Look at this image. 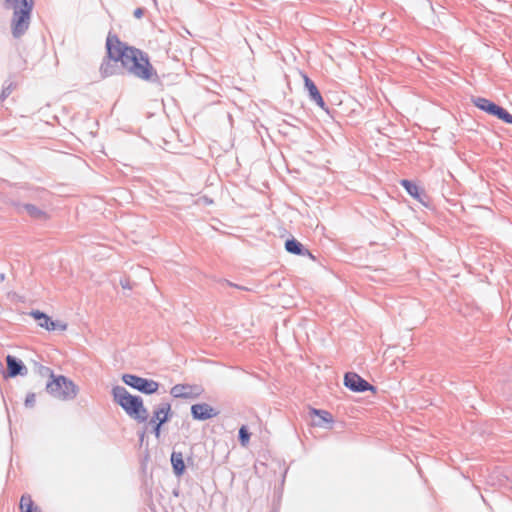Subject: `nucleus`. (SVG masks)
Wrapping results in <instances>:
<instances>
[{"label": "nucleus", "instance_id": "3", "mask_svg": "<svg viewBox=\"0 0 512 512\" xmlns=\"http://www.w3.org/2000/svg\"><path fill=\"white\" fill-rule=\"evenodd\" d=\"M111 395L114 403L119 405L131 419L137 423H146L148 421V410L144 406L141 396L131 394L125 387L120 385L112 387Z\"/></svg>", "mask_w": 512, "mask_h": 512}, {"label": "nucleus", "instance_id": "24", "mask_svg": "<svg viewBox=\"0 0 512 512\" xmlns=\"http://www.w3.org/2000/svg\"><path fill=\"white\" fill-rule=\"evenodd\" d=\"M35 369H36V372L41 376V377H47L49 380H52L53 377H55L56 375L54 374V371L47 367V366H44L42 364H38V363H35Z\"/></svg>", "mask_w": 512, "mask_h": 512}, {"label": "nucleus", "instance_id": "27", "mask_svg": "<svg viewBox=\"0 0 512 512\" xmlns=\"http://www.w3.org/2000/svg\"><path fill=\"white\" fill-rule=\"evenodd\" d=\"M151 426V433H153L155 435V437L157 439L160 438L161 436V432H162V427L163 425H158V424H149Z\"/></svg>", "mask_w": 512, "mask_h": 512}, {"label": "nucleus", "instance_id": "20", "mask_svg": "<svg viewBox=\"0 0 512 512\" xmlns=\"http://www.w3.org/2000/svg\"><path fill=\"white\" fill-rule=\"evenodd\" d=\"M506 124H512V114L500 105H497L493 115Z\"/></svg>", "mask_w": 512, "mask_h": 512}, {"label": "nucleus", "instance_id": "30", "mask_svg": "<svg viewBox=\"0 0 512 512\" xmlns=\"http://www.w3.org/2000/svg\"><path fill=\"white\" fill-rule=\"evenodd\" d=\"M120 284L123 289H132V286L130 285V281L128 279L121 280Z\"/></svg>", "mask_w": 512, "mask_h": 512}, {"label": "nucleus", "instance_id": "9", "mask_svg": "<svg viewBox=\"0 0 512 512\" xmlns=\"http://www.w3.org/2000/svg\"><path fill=\"white\" fill-rule=\"evenodd\" d=\"M204 392L201 385L197 384H176L170 389V394L174 398L196 399Z\"/></svg>", "mask_w": 512, "mask_h": 512}, {"label": "nucleus", "instance_id": "23", "mask_svg": "<svg viewBox=\"0 0 512 512\" xmlns=\"http://www.w3.org/2000/svg\"><path fill=\"white\" fill-rule=\"evenodd\" d=\"M43 328L46 329L47 331H64L67 329V324L59 320H53L51 317H49L46 326H44Z\"/></svg>", "mask_w": 512, "mask_h": 512}, {"label": "nucleus", "instance_id": "21", "mask_svg": "<svg viewBox=\"0 0 512 512\" xmlns=\"http://www.w3.org/2000/svg\"><path fill=\"white\" fill-rule=\"evenodd\" d=\"M30 315L33 317V319L37 322V324L43 328L46 326L47 321L49 320V317L45 312H42L40 310H32L30 312Z\"/></svg>", "mask_w": 512, "mask_h": 512}, {"label": "nucleus", "instance_id": "11", "mask_svg": "<svg viewBox=\"0 0 512 512\" xmlns=\"http://www.w3.org/2000/svg\"><path fill=\"white\" fill-rule=\"evenodd\" d=\"M6 371L3 372L4 378H15L17 376H26L28 369L24 362L13 355L6 356Z\"/></svg>", "mask_w": 512, "mask_h": 512}, {"label": "nucleus", "instance_id": "2", "mask_svg": "<svg viewBox=\"0 0 512 512\" xmlns=\"http://www.w3.org/2000/svg\"><path fill=\"white\" fill-rule=\"evenodd\" d=\"M106 55L100 65V74L103 78L125 73L123 61L125 56V42L117 34L109 32L105 43Z\"/></svg>", "mask_w": 512, "mask_h": 512}, {"label": "nucleus", "instance_id": "15", "mask_svg": "<svg viewBox=\"0 0 512 512\" xmlns=\"http://www.w3.org/2000/svg\"><path fill=\"white\" fill-rule=\"evenodd\" d=\"M285 249L288 253L297 256H308L312 260L316 257L296 238L291 237L285 241Z\"/></svg>", "mask_w": 512, "mask_h": 512}, {"label": "nucleus", "instance_id": "13", "mask_svg": "<svg viewBox=\"0 0 512 512\" xmlns=\"http://www.w3.org/2000/svg\"><path fill=\"white\" fill-rule=\"evenodd\" d=\"M400 185L405 189L407 194L420 202L423 206L429 207L430 198L427 193L420 188L414 181L409 179L400 180Z\"/></svg>", "mask_w": 512, "mask_h": 512}, {"label": "nucleus", "instance_id": "14", "mask_svg": "<svg viewBox=\"0 0 512 512\" xmlns=\"http://www.w3.org/2000/svg\"><path fill=\"white\" fill-rule=\"evenodd\" d=\"M173 417L172 407L169 402L160 403L153 411L148 424L164 425Z\"/></svg>", "mask_w": 512, "mask_h": 512}, {"label": "nucleus", "instance_id": "4", "mask_svg": "<svg viewBox=\"0 0 512 512\" xmlns=\"http://www.w3.org/2000/svg\"><path fill=\"white\" fill-rule=\"evenodd\" d=\"M45 390L54 398L63 401L73 400L79 392L78 386L64 375H56L48 380Z\"/></svg>", "mask_w": 512, "mask_h": 512}, {"label": "nucleus", "instance_id": "1", "mask_svg": "<svg viewBox=\"0 0 512 512\" xmlns=\"http://www.w3.org/2000/svg\"><path fill=\"white\" fill-rule=\"evenodd\" d=\"M125 73L142 81L153 83L163 87V76H159L150 62V57L145 51L131 46L125 42V56L123 61Z\"/></svg>", "mask_w": 512, "mask_h": 512}, {"label": "nucleus", "instance_id": "16", "mask_svg": "<svg viewBox=\"0 0 512 512\" xmlns=\"http://www.w3.org/2000/svg\"><path fill=\"white\" fill-rule=\"evenodd\" d=\"M310 416L313 418V424L318 427H326L334 422L330 412L317 408H310Z\"/></svg>", "mask_w": 512, "mask_h": 512}, {"label": "nucleus", "instance_id": "28", "mask_svg": "<svg viewBox=\"0 0 512 512\" xmlns=\"http://www.w3.org/2000/svg\"><path fill=\"white\" fill-rule=\"evenodd\" d=\"M33 0H19V7L33 10Z\"/></svg>", "mask_w": 512, "mask_h": 512}, {"label": "nucleus", "instance_id": "34", "mask_svg": "<svg viewBox=\"0 0 512 512\" xmlns=\"http://www.w3.org/2000/svg\"><path fill=\"white\" fill-rule=\"evenodd\" d=\"M286 474H287V470L284 471L283 480L285 479Z\"/></svg>", "mask_w": 512, "mask_h": 512}, {"label": "nucleus", "instance_id": "17", "mask_svg": "<svg viewBox=\"0 0 512 512\" xmlns=\"http://www.w3.org/2000/svg\"><path fill=\"white\" fill-rule=\"evenodd\" d=\"M170 462L174 475L178 478L184 475L186 472V464L184 461L183 454L175 450L172 451L170 456Z\"/></svg>", "mask_w": 512, "mask_h": 512}, {"label": "nucleus", "instance_id": "33", "mask_svg": "<svg viewBox=\"0 0 512 512\" xmlns=\"http://www.w3.org/2000/svg\"><path fill=\"white\" fill-rule=\"evenodd\" d=\"M8 4L16 5L19 3V0H5Z\"/></svg>", "mask_w": 512, "mask_h": 512}, {"label": "nucleus", "instance_id": "10", "mask_svg": "<svg viewBox=\"0 0 512 512\" xmlns=\"http://www.w3.org/2000/svg\"><path fill=\"white\" fill-rule=\"evenodd\" d=\"M303 80L304 89L307 92L310 101L314 102L320 109L328 113L329 108L314 81L307 74H303Z\"/></svg>", "mask_w": 512, "mask_h": 512}, {"label": "nucleus", "instance_id": "12", "mask_svg": "<svg viewBox=\"0 0 512 512\" xmlns=\"http://www.w3.org/2000/svg\"><path fill=\"white\" fill-rule=\"evenodd\" d=\"M190 413L193 420L206 421L216 417L219 414V411L213 408L210 404L203 402L192 404L190 407Z\"/></svg>", "mask_w": 512, "mask_h": 512}, {"label": "nucleus", "instance_id": "7", "mask_svg": "<svg viewBox=\"0 0 512 512\" xmlns=\"http://www.w3.org/2000/svg\"><path fill=\"white\" fill-rule=\"evenodd\" d=\"M11 204L18 214L26 213L34 221L45 222L49 219V214L34 204L24 203L19 200H13Z\"/></svg>", "mask_w": 512, "mask_h": 512}, {"label": "nucleus", "instance_id": "29", "mask_svg": "<svg viewBox=\"0 0 512 512\" xmlns=\"http://www.w3.org/2000/svg\"><path fill=\"white\" fill-rule=\"evenodd\" d=\"M144 13H145V9H144V8H140V7H139V8H136V9L134 10V12H133V16H134L135 18H137V19H140V18H142V17H143Z\"/></svg>", "mask_w": 512, "mask_h": 512}, {"label": "nucleus", "instance_id": "19", "mask_svg": "<svg viewBox=\"0 0 512 512\" xmlns=\"http://www.w3.org/2000/svg\"><path fill=\"white\" fill-rule=\"evenodd\" d=\"M19 509L21 512H42L29 494H23L21 496Z\"/></svg>", "mask_w": 512, "mask_h": 512}, {"label": "nucleus", "instance_id": "26", "mask_svg": "<svg viewBox=\"0 0 512 512\" xmlns=\"http://www.w3.org/2000/svg\"><path fill=\"white\" fill-rule=\"evenodd\" d=\"M13 84L10 83L8 86L3 87L0 94V101L5 100L12 92Z\"/></svg>", "mask_w": 512, "mask_h": 512}, {"label": "nucleus", "instance_id": "5", "mask_svg": "<svg viewBox=\"0 0 512 512\" xmlns=\"http://www.w3.org/2000/svg\"><path fill=\"white\" fill-rule=\"evenodd\" d=\"M121 380L125 385L145 395L157 393L160 387L159 382L136 374H122Z\"/></svg>", "mask_w": 512, "mask_h": 512}, {"label": "nucleus", "instance_id": "32", "mask_svg": "<svg viewBox=\"0 0 512 512\" xmlns=\"http://www.w3.org/2000/svg\"><path fill=\"white\" fill-rule=\"evenodd\" d=\"M145 435H146V428H144L141 432L138 433L140 445L143 444Z\"/></svg>", "mask_w": 512, "mask_h": 512}, {"label": "nucleus", "instance_id": "25", "mask_svg": "<svg viewBox=\"0 0 512 512\" xmlns=\"http://www.w3.org/2000/svg\"><path fill=\"white\" fill-rule=\"evenodd\" d=\"M36 394L33 392L27 393L24 401V405L26 408H33L35 405Z\"/></svg>", "mask_w": 512, "mask_h": 512}, {"label": "nucleus", "instance_id": "31", "mask_svg": "<svg viewBox=\"0 0 512 512\" xmlns=\"http://www.w3.org/2000/svg\"><path fill=\"white\" fill-rule=\"evenodd\" d=\"M225 283H226L227 285L231 286V287H235V288L240 289V290H247V288H246V287H244V286H240V285H238V284H234V283H232V282H230V281H228V280H225Z\"/></svg>", "mask_w": 512, "mask_h": 512}, {"label": "nucleus", "instance_id": "22", "mask_svg": "<svg viewBox=\"0 0 512 512\" xmlns=\"http://www.w3.org/2000/svg\"><path fill=\"white\" fill-rule=\"evenodd\" d=\"M251 438V432L246 425H242L238 430V441L241 446H246Z\"/></svg>", "mask_w": 512, "mask_h": 512}, {"label": "nucleus", "instance_id": "18", "mask_svg": "<svg viewBox=\"0 0 512 512\" xmlns=\"http://www.w3.org/2000/svg\"><path fill=\"white\" fill-rule=\"evenodd\" d=\"M471 102L479 110H481L491 116L493 115V113L498 105L494 101H492L488 98H485V97H480V96H472Z\"/></svg>", "mask_w": 512, "mask_h": 512}, {"label": "nucleus", "instance_id": "8", "mask_svg": "<svg viewBox=\"0 0 512 512\" xmlns=\"http://www.w3.org/2000/svg\"><path fill=\"white\" fill-rule=\"evenodd\" d=\"M344 386L352 392L364 393L366 391L376 392V387L366 381L356 372H346L344 375Z\"/></svg>", "mask_w": 512, "mask_h": 512}, {"label": "nucleus", "instance_id": "6", "mask_svg": "<svg viewBox=\"0 0 512 512\" xmlns=\"http://www.w3.org/2000/svg\"><path fill=\"white\" fill-rule=\"evenodd\" d=\"M12 6L14 8L11 21L12 35L14 38H20L29 28L32 10L19 7V3Z\"/></svg>", "mask_w": 512, "mask_h": 512}]
</instances>
